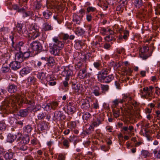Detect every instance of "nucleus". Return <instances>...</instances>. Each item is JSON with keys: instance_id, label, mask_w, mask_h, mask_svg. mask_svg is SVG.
<instances>
[{"instance_id": "nucleus-54", "label": "nucleus", "mask_w": 160, "mask_h": 160, "mask_svg": "<svg viewBox=\"0 0 160 160\" xmlns=\"http://www.w3.org/2000/svg\"><path fill=\"white\" fill-rule=\"evenodd\" d=\"M98 126V124L96 122L93 121L91 123L89 129H93L95 127H97Z\"/></svg>"}, {"instance_id": "nucleus-24", "label": "nucleus", "mask_w": 160, "mask_h": 160, "mask_svg": "<svg viewBox=\"0 0 160 160\" xmlns=\"http://www.w3.org/2000/svg\"><path fill=\"white\" fill-rule=\"evenodd\" d=\"M17 89V87L14 84H11L8 87V91L11 93H13L16 92Z\"/></svg>"}, {"instance_id": "nucleus-15", "label": "nucleus", "mask_w": 160, "mask_h": 160, "mask_svg": "<svg viewBox=\"0 0 160 160\" xmlns=\"http://www.w3.org/2000/svg\"><path fill=\"white\" fill-rule=\"evenodd\" d=\"M82 18L80 16H79L78 15L75 13H74L73 15V21L75 22L74 25H76V24L77 25H79L81 22L80 21Z\"/></svg>"}, {"instance_id": "nucleus-11", "label": "nucleus", "mask_w": 160, "mask_h": 160, "mask_svg": "<svg viewBox=\"0 0 160 160\" xmlns=\"http://www.w3.org/2000/svg\"><path fill=\"white\" fill-rule=\"evenodd\" d=\"M23 51H20L17 52L15 55V60L19 62H22L24 60V58L23 55Z\"/></svg>"}, {"instance_id": "nucleus-2", "label": "nucleus", "mask_w": 160, "mask_h": 160, "mask_svg": "<svg viewBox=\"0 0 160 160\" xmlns=\"http://www.w3.org/2000/svg\"><path fill=\"white\" fill-rule=\"evenodd\" d=\"M111 70L110 68H104L98 73L97 77L98 81L101 82L109 83L114 78L112 74L108 75Z\"/></svg>"}, {"instance_id": "nucleus-43", "label": "nucleus", "mask_w": 160, "mask_h": 160, "mask_svg": "<svg viewBox=\"0 0 160 160\" xmlns=\"http://www.w3.org/2000/svg\"><path fill=\"white\" fill-rule=\"evenodd\" d=\"M67 110L68 113L72 114L74 112L75 108L74 106H67Z\"/></svg>"}, {"instance_id": "nucleus-44", "label": "nucleus", "mask_w": 160, "mask_h": 160, "mask_svg": "<svg viewBox=\"0 0 160 160\" xmlns=\"http://www.w3.org/2000/svg\"><path fill=\"white\" fill-rule=\"evenodd\" d=\"M113 114L114 117L117 118L120 115V110L116 109L112 110Z\"/></svg>"}, {"instance_id": "nucleus-40", "label": "nucleus", "mask_w": 160, "mask_h": 160, "mask_svg": "<svg viewBox=\"0 0 160 160\" xmlns=\"http://www.w3.org/2000/svg\"><path fill=\"white\" fill-rule=\"evenodd\" d=\"M149 152L146 150H142L141 152V156L142 158H146L149 156Z\"/></svg>"}, {"instance_id": "nucleus-35", "label": "nucleus", "mask_w": 160, "mask_h": 160, "mask_svg": "<svg viewBox=\"0 0 160 160\" xmlns=\"http://www.w3.org/2000/svg\"><path fill=\"white\" fill-rule=\"evenodd\" d=\"M75 32L78 36H81L84 33L85 31L82 28L77 27L76 30Z\"/></svg>"}, {"instance_id": "nucleus-41", "label": "nucleus", "mask_w": 160, "mask_h": 160, "mask_svg": "<svg viewBox=\"0 0 160 160\" xmlns=\"http://www.w3.org/2000/svg\"><path fill=\"white\" fill-rule=\"evenodd\" d=\"M25 10L24 12H23V17L24 18H26L28 17H31L34 15V14L32 12L29 11L26 12H25Z\"/></svg>"}, {"instance_id": "nucleus-16", "label": "nucleus", "mask_w": 160, "mask_h": 160, "mask_svg": "<svg viewBox=\"0 0 160 160\" xmlns=\"http://www.w3.org/2000/svg\"><path fill=\"white\" fill-rule=\"evenodd\" d=\"M30 140L29 137L28 135H27L23 137L22 138L20 137L17 139V142L19 141L22 143H23L25 144L28 143Z\"/></svg>"}, {"instance_id": "nucleus-6", "label": "nucleus", "mask_w": 160, "mask_h": 160, "mask_svg": "<svg viewBox=\"0 0 160 160\" xmlns=\"http://www.w3.org/2000/svg\"><path fill=\"white\" fill-rule=\"evenodd\" d=\"M66 118V116L63 112L56 111L54 112L53 119L54 121H62Z\"/></svg>"}, {"instance_id": "nucleus-13", "label": "nucleus", "mask_w": 160, "mask_h": 160, "mask_svg": "<svg viewBox=\"0 0 160 160\" xmlns=\"http://www.w3.org/2000/svg\"><path fill=\"white\" fill-rule=\"evenodd\" d=\"M81 108L82 109L87 110L90 107V102L87 100L83 99L81 101Z\"/></svg>"}, {"instance_id": "nucleus-7", "label": "nucleus", "mask_w": 160, "mask_h": 160, "mask_svg": "<svg viewBox=\"0 0 160 160\" xmlns=\"http://www.w3.org/2000/svg\"><path fill=\"white\" fill-rule=\"evenodd\" d=\"M72 88L75 92L78 94L81 93L83 90L82 85L77 82L75 83L72 82Z\"/></svg>"}, {"instance_id": "nucleus-46", "label": "nucleus", "mask_w": 160, "mask_h": 160, "mask_svg": "<svg viewBox=\"0 0 160 160\" xmlns=\"http://www.w3.org/2000/svg\"><path fill=\"white\" fill-rule=\"evenodd\" d=\"M61 37L63 41L68 42L69 38V35L67 33H63Z\"/></svg>"}, {"instance_id": "nucleus-64", "label": "nucleus", "mask_w": 160, "mask_h": 160, "mask_svg": "<svg viewBox=\"0 0 160 160\" xmlns=\"http://www.w3.org/2000/svg\"><path fill=\"white\" fill-rule=\"evenodd\" d=\"M93 107L94 108L96 109L99 108V104L97 101H96L93 103Z\"/></svg>"}, {"instance_id": "nucleus-42", "label": "nucleus", "mask_w": 160, "mask_h": 160, "mask_svg": "<svg viewBox=\"0 0 160 160\" xmlns=\"http://www.w3.org/2000/svg\"><path fill=\"white\" fill-rule=\"evenodd\" d=\"M6 125L4 121H0V132L4 131L6 128Z\"/></svg>"}, {"instance_id": "nucleus-9", "label": "nucleus", "mask_w": 160, "mask_h": 160, "mask_svg": "<svg viewBox=\"0 0 160 160\" xmlns=\"http://www.w3.org/2000/svg\"><path fill=\"white\" fill-rule=\"evenodd\" d=\"M73 74V72L69 68L66 67L62 72V75L66 77L65 80H69L70 77Z\"/></svg>"}, {"instance_id": "nucleus-58", "label": "nucleus", "mask_w": 160, "mask_h": 160, "mask_svg": "<svg viewBox=\"0 0 160 160\" xmlns=\"http://www.w3.org/2000/svg\"><path fill=\"white\" fill-rule=\"evenodd\" d=\"M87 12H94L96 10V8L94 7H89L87 9Z\"/></svg>"}, {"instance_id": "nucleus-25", "label": "nucleus", "mask_w": 160, "mask_h": 160, "mask_svg": "<svg viewBox=\"0 0 160 160\" xmlns=\"http://www.w3.org/2000/svg\"><path fill=\"white\" fill-rule=\"evenodd\" d=\"M74 47L77 49H79L82 48L84 43L80 40H75Z\"/></svg>"}, {"instance_id": "nucleus-47", "label": "nucleus", "mask_w": 160, "mask_h": 160, "mask_svg": "<svg viewBox=\"0 0 160 160\" xmlns=\"http://www.w3.org/2000/svg\"><path fill=\"white\" fill-rule=\"evenodd\" d=\"M154 157L158 159L160 158V150L157 151L156 149H154L153 151Z\"/></svg>"}, {"instance_id": "nucleus-22", "label": "nucleus", "mask_w": 160, "mask_h": 160, "mask_svg": "<svg viewBox=\"0 0 160 160\" xmlns=\"http://www.w3.org/2000/svg\"><path fill=\"white\" fill-rule=\"evenodd\" d=\"M114 32L113 31H111L110 34L109 35L106 36L105 38V39L106 41L108 42L112 40H115V39L114 38L115 35L114 34Z\"/></svg>"}, {"instance_id": "nucleus-34", "label": "nucleus", "mask_w": 160, "mask_h": 160, "mask_svg": "<svg viewBox=\"0 0 160 160\" xmlns=\"http://www.w3.org/2000/svg\"><path fill=\"white\" fill-rule=\"evenodd\" d=\"M36 81V78L33 76L29 77L27 78V82L28 84L33 85Z\"/></svg>"}, {"instance_id": "nucleus-19", "label": "nucleus", "mask_w": 160, "mask_h": 160, "mask_svg": "<svg viewBox=\"0 0 160 160\" xmlns=\"http://www.w3.org/2000/svg\"><path fill=\"white\" fill-rule=\"evenodd\" d=\"M17 138L16 135L9 133L7 136V141L9 143H12Z\"/></svg>"}, {"instance_id": "nucleus-12", "label": "nucleus", "mask_w": 160, "mask_h": 160, "mask_svg": "<svg viewBox=\"0 0 160 160\" xmlns=\"http://www.w3.org/2000/svg\"><path fill=\"white\" fill-rule=\"evenodd\" d=\"M32 70L31 67H25L20 71V74L22 76L26 75L29 73Z\"/></svg>"}, {"instance_id": "nucleus-20", "label": "nucleus", "mask_w": 160, "mask_h": 160, "mask_svg": "<svg viewBox=\"0 0 160 160\" xmlns=\"http://www.w3.org/2000/svg\"><path fill=\"white\" fill-rule=\"evenodd\" d=\"M23 129L24 133L25 135H28L30 133L32 128L30 125H28L24 127Z\"/></svg>"}, {"instance_id": "nucleus-37", "label": "nucleus", "mask_w": 160, "mask_h": 160, "mask_svg": "<svg viewBox=\"0 0 160 160\" xmlns=\"http://www.w3.org/2000/svg\"><path fill=\"white\" fill-rule=\"evenodd\" d=\"M52 28L48 23H45L43 25V29L45 31H48L52 29Z\"/></svg>"}, {"instance_id": "nucleus-26", "label": "nucleus", "mask_w": 160, "mask_h": 160, "mask_svg": "<svg viewBox=\"0 0 160 160\" xmlns=\"http://www.w3.org/2000/svg\"><path fill=\"white\" fill-rule=\"evenodd\" d=\"M1 71L3 73H6L10 72L11 70L10 67L3 64L1 69Z\"/></svg>"}, {"instance_id": "nucleus-61", "label": "nucleus", "mask_w": 160, "mask_h": 160, "mask_svg": "<svg viewBox=\"0 0 160 160\" xmlns=\"http://www.w3.org/2000/svg\"><path fill=\"white\" fill-rule=\"evenodd\" d=\"M95 38L96 41L98 42H101L102 41V38L100 36H96L95 37Z\"/></svg>"}, {"instance_id": "nucleus-51", "label": "nucleus", "mask_w": 160, "mask_h": 160, "mask_svg": "<svg viewBox=\"0 0 160 160\" xmlns=\"http://www.w3.org/2000/svg\"><path fill=\"white\" fill-rule=\"evenodd\" d=\"M45 117V115L44 113L42 112H40L38 115V119L43 120Z\"/></svg>"}, {"instance_id": "nucleus-57", "label": "nucleus", "mask_w": 160, "mask_h": 160, "mask_svg": "<svg viewBox=\"0 0 160 160\" xmlns=\"http://www.w3.org/2000/svg\"><path fill=\"white\" fill-rule=\"evenodd\" d=\"M56 80H50L48 82V84L50 86H54L56 84Z\"/></svg>"}, {"instance_id": "nucleus-33", "label": "nucleus", "mask_w": 160, "mask_h": 160, "mask_svg": "<svg viewBox=\"0 0 160 160\" xmlns=\"http://www.w3.org/2000/svg\"><path fill=\"white\" fill-rule=\"evenodd\" d=\"M34 33H32L31 32H30L29 33L30 34L29 35V36L30 37H31V38L32 39H34L37 37H38L40 35V33L39 32V31H35Z\"/></svg>"}, {"instance_id": "nucleus-52", "label": "nucleus", "mask_w": 160, "mask_h": 160, "mask_svg": "<svg viewBox=\"0 0 160 160\" xmlns=\"http://www.w3.org/2000/svg\"><path fill=\"white\" fill-rule=\"evenodd\" d=\"M101 149L105 152L108 151L110 148L109 146H106L105 145H101L100 146Z\"/></svg>"}, {"instance_id": "nucleus-62", "label": "nucleus", "mask_w": 160, "mask_h": 160, "mask_svg": "<svg viewBox=\"0 0 160 160\" xmlns=\"http://www.w3.org/2000/svg\"><path fill=\"white\" fill-rule=\"evenodd\" d=\"M48 61L50 64H53L55 63V60L52 57H50Z\"/></svg>"}, {"instance_id": "nucleus-31", "label": "nucleus", "mask_w": 160, "mask_h": 160, "mask_svg": "<svg viewBox=\"0 0 160 160\" xmlns=\"http://www.w3.org/2000/svg\"><path fill=\"white\" fill-rule=\"evenodd\" d=\"M13 153L8 151L5 153L4 157L6 160H10L13 158Z\"/></svg>"}, {"instance_id": "nucleus-63", "label": "nucleus", "mask_w": 160, "mask_h": 160, "mask_svg": "<svg viewBox=\"0 0 160 160\" xmlns=\"http://www.w3.org/2000/svg\"><path fill=\"white\" fill-rule=\"evenodd\" d=\"M134 114L136 118H140L141 117L140 115V114L139 110H137L134 112Z\"/></svg>"}, {"instance_id": "nucleus-48", "label": "nucleus", "mask_w": 160, "mask_h": 160, "mask_svg": "<svg viewBox=\"0 0 160 160\" xmlns=\"http://www.w3.org/2000/svg\"><path fill=\"white\" fill-rule=\"evenodd\" d=\"M101 88L102 90V93H105V92L107 91L109 89V86L108 85H101Z\"/></svg>"}, {"instance_id": "nucleus-60", "label": "nucleus", "mask_w": 160, "mask_h": 160, "mask_svg": "<svg viewBox=\"0 0 160 160\" xmlns=\"http://www.w3.org/2000/svg\"><path fill=\"white\" fill-rule=\"evenodd\" d=\"M70 141L71 142H73L74 141L73 143L74 145H76L77 142V138L75 136H74V137H73L72 138H71Z\"/></svg>"}, {"instance_id": "nucleus-53", "label": "nucleus", "mask_w": 160, "mask_h": 160, "mask_svg": "<svg viewBox=\"0 0 160 160\" xmlns=\"http://www.w3.org/2000/svg\"><path fill=\"white\" fill-rule=\"evenodd\" d=\"M43 108L47 111H48L52 109L50 103L43 105Z\"/></svg>"}, {"instance_id": "nucleus-36", "label": "nucleus", "mask_w": 160, "mask_h": 160, "mask_svg": "<svg viewBox=\"0 0 160 160\" xmlns=\"http://www.w3.org/2000/svg\"><path fill=\"white\" fill-rule=\"evenodd\" d=\"M22 24L20 23H17L16 26V30L20 35H22L23 33L22 31Z\"/></svg>"}, {"instance_id": "nucleus-32", "label": "nucleus", "mask_w": 160, "mask_h": 160, "mask_svg": "<svg viewBox=\"0 0 160 160\" xmlns=\"http://www.w3.org/2000/svg\"><path fill=\"white\" fill-rule=\"evenodd\" d=\"M59 15L56 14L54 16L53 18L58 23L60 24L62 21V17Z\"/></svg>"}, {"instance_id": "nucleus-55", "label": "nucleus", "mask_w": 160, "mask_h": 160, "mask_svg": "<svg viewBox=\"0 0 160 160\" xmlns=\"http://www.w3.org/2000/svg\"><path fill=\"white\" fill-rule=\"evenodd\" d=\"M77 13L80 14L79 16L82 18L85 15V11L84 9H81L78 12H77Z\"/></svg>"}, {"instance_id": "nucleus-56", "label": "nucleus", "mask_w": 160, "mask_h": 160, "mask_svg": "<svg viewBox=\"0 0 160 160\" xmlns=\"http://www.w3.org/2000/svg\"><path fill=\"white\" fill-rule=\"evenodd\" d=\"M92 46L94 48H98V47H101V44L98 42L97 41H96L95 42L93 41L92 42Z\"/></svg>"}, {"instance_id": "nucleus-14", "label": "nucleus", "mask_w": 160, "mask_h": 160, "mask_svg": "<svg viewBox=\"0 0 160 160\" xmlns=\"http://www.w3.org/2000/svg\"><path fill=\"white\" fill-rule=\"evenodd\" d=\"M126 101L127 100L128 101V105L130 106L132 108V106L135 107L137 106L138 104L137 102L134 100H133L131 97H128L126 98Z\"/></svg>"}, {"instance_id": "nucleus-28", "label": "nucleus", "mask_w": 160, "mask_h": 160, "mask_svg": "<svg viewBox=\"0 0 160 160\" xmlns=\"http://www.w3.org/2000/svg\"><path fill=\"white\" fill-rule=\"evenodd\" d=\"M46 73L44 72H40L38 73L37 77L38 78L41 80H43L46 78L47 76Z\"/></svg>"}, {"instance_id": "nucleus-23", "label": "nucleus", "mask_w": 160, "mask_h": 160, "mask_svg": "<svg viewBox=\"0 0 160 160\" xmlns=\"http://www.w3.org/2000/svg\"><path fill=\"white\" fill-rule=\"evenodd\" d=\"M24 42L23 41H20L17 44V47L18 48L20 51H24L25 49L26 48L24 47Z\"/></svg>"}, {"instance_id": "nucleus-27", "label": "nucleus", "mask_w": 160, "mask_h": 160, "mask_svg": "<svg viewBox=\"0 0 160 160\" xmlns=\"http://www.w3.org/2000/svg\"><path fill=\"white\" fill-rule=\"evenodd\" d=\"M82 117L84 122H86L90 120L91 118V115L89 112H86L83 114Z\"/></svg>"}, {"instance_id": "nucleus-39", "label": "nucleus", "mask_w": 160, "mask_h": 160, "mask_svg": "<svg viewBox=\"0 0 160 160\" xmlns=\"http://www.w3.org/2000/svg\"><path fill=\"white\" fill-rule=\"evenodd\" d=\"M12 8L14 10H17L18 12H24L25 9L23 8H20L19 7L17 4H14L12 5Z\"/></svg>"}, {"instance_id": "nucleus-1", "label": "nucleus", "mask_w": 160, "mask_h": 160, "mask_svg": "<svg viewBox=\"0 0 160 160\" xmlns=\"http://www.w3.org/2000/svg\"><path fill=\"white\" fill-rule=\"evenodd\" d=\"M9 105H11L14 112L18 110V107L17 106V104L20 106L23 103H26L29 105L26 108L21 109L19 111V115L22 117H26L28 114L29 111L36 112L39 110V108L36 110V107H34L35 102L33 100H29L26 99L24 100L22 97L19 94L17 96L11 95L9 97Z\"/></svg>"}, {"instance_id": "nucleus-49", "label": "nucleus", "mask_w": 160, "mask_h": 160, "mask_svg": "<svg viewBox=\"0 0 160 160\" xmlns=\"http://www.w3.org/2000/svg\"><path fill=\"white\" fill-rule=\"evenodd\" d=\"M52 109L55 110L58 105V103L57 102H53L50 103Z\"/></svg>"}, {"instance_id": "nucleus-4", "label": "nucleus", "mask_w": 160, "mask_h": 160, "mask_svg": "<svg viewBox=\"0 0 160 160\" xmlns=\"http://www.w3.org/2000/svg\"><path fill=\"white\" fill-rule=\"evenodd\" d=\"M29 48L32 51L38 54L42 51V47L41 44L38 41H33L30 44Z\"/></svg>"}, {"instance_id": "nucleus-45", "label": "nucleus", "mask_w": 160, "mask_h": 160, "mask_svg": "<svg viewBox=\"0 0 160 160\" xmlns=\"http://www.w3.org/2000/svg\"><path fill=\"white\" fill-rule=\"evenodd\" d=\"M93 64L94 67L98 70L100 69L102 67L100 61L94 62Z\"/></svg>"}, {"instance_id": "nucleus-17", "label": "nucleus", "mask_w": 160, "mask_h": 160, "mask_svg": "<svg viewBox=\"0 0 160 160\" xmlns=\"http://www.w3.org/2000/svg\"><path fill=\"white\" fill-rule=\"evenodd\" d=\"M128 96L125 95L123 97V99H115L113 101V105H114L115 107H116L118 106L119 103H122L123 102H126V98Z\"/></svg>"}, {"instance_id": "nucleus-18", "label": "nucleus", "mask_w": 160, "mask_h": 160, "mask_svg": "<svg viewBox=\"0 0 160 160\" xmlns=\"http://www.w3.org/2000/svg\"><path fill=\"white\" fill-rule=\"evenodd\" d=\"M92 89L93 93L96 96H99L101 93L100 91V88L97 86H93L92 88Z\"/></svg>"}, {"instance_id": "nucleus-8", "label": "nucleus", "mask_w": 160, "mask_h": 160, "mask_svg": "<svg viewBox=\"0 0 160 160\" xmlns=\"http://www.w3.org/2000/svg\"><path fill=\"white\" fill-rule=\"evenodd\" d=\"M149 50V48L148 46H144L142 48H141L140 51L141 52V57L143 59L145 60L147 59L149 56L152 55V51L151 54L148 56V55L145 54L144 53L147 52Z\"/></svg>"}, {"instance_id": "nucleus-5", "label": "nucleus", "mask_w": 160, "mask_h": 160, "mask_svg": "<svg viewBox=\"0 0 160 160\" xmlns=\"http://www.w3.org/2000/svg\"><path fill=\"white\" fill-rule=\"evenodd\" d=\"M37 127L39 131L45 132L49 128V124L45 121H41L38 124Z\"/></svg>"}, {"instance_id": "nucleus-21", "label": "nucleus", "mask_w": 160, "mask_h": 160, "mask_svg": "<svg viewBox=\"0 0 160 160\" xmlns=\"http://www.w3.org/2000/svg\"><path fill=\"white\" fill-rule=\"evenodd\" d=\"M17 143V148L19 150L25 151L27 149V147L23 143H22L19 141Z\"/></svg>"}, {"instance_id": "nucleus-50", "label": "nucleus", "mask_w": 160, "mask_h": 160, "mask_svg": "<svg viewBox=\"0 0 160 160\" xmlns=\"http://www.w3.org/2000/svg\"><path fill=\"white\" fill-rule=\"evenodd\" d=\"M30 51H27L26 52H23V55L24 59H25L26 58H28L30 56Z\"/></svg>"}, {"instance_id": "nucleus-59", "label": "nucleus", "mask_w": 160, "mask_h": 160, "mask_svg": "<svg viewBox=\"0 0 160 160\" xmlns=\"http://www.w3.org/2000/svg\"><path fill=\"white\" fill-rule=\"evenodd\" d=\"M63 144L67 148H68L69 146L68 142L67 140H64L63 141Z\"/></svg>"}, {"instance_id": "nucleus-38", "label": "nucleus", "mask_w": 160, "mask_h": 160, "mask_svg": "<svg viewBox=\"0 0 160 160\" xmlns=\"http://www.w3.org/2000/svg\"><path fill=\"white\" fill-rule=\"evenodd\" d=\"M86 69L85 68L81 69L79 71L78 74V76L79 78L82 79L84 78V76H85V73Z\"/></svg>"}, {"instance_id": "nucleus-10", "label": "nucleus", "mask_w": 160, "mask_h": 160, "mask_svg": "<svg viewBox=\"0 0 160 160\" xmlns=\"http://www.w3.org/2000/svg\"><path fill=\"white\" fill-rule=\"evenodd\" d=\"M9 67L13 70H17L21 67V64L18 61H14L11 62L9 64Z\"/></svg>"}, {"instance_id": "nucleus-3", "label": "nucleus", "mask_w": 160, "mask_h": 160, "mask_svg": "<svg viewBox=\"0 0 160 160\" xmlns=\"http://www.w3.org/2000/svg\"><path fill=\"white\" fill-rule=\"evenodd\" d=\"M54 43L52 46H50V51L52 54L55 56L58 55L60 50L64 47L63 42L58 40L57 37L52 38Z\"/></svg>"}, {"instance_id": "nucleus-29", "label": "nucleus", "mask_w": 160, "mask_h": 160, "mask_svg": "<svg viewBox=\"0 0 160 160\" xmlns=\"http://www.w3.org/2000/svg\"><path fill=\"white\" fill-rule=\"evenodd\" d=\"M43 15L44 17L46 19H48L50 17L52 14V13L48 10H47L43 12Z\"/></svg>"}, {"instance_id": "nucleus-30", "label": "nucleus", "mask_w": 160, "mask_h": 160, "mask_svg": "<svg viewBox=\"0 0 160 160\" xmlns=\"http://www.w3.org/2000/svg\"><path fill=\"white\" fill-rule=\"evenodd\" d=\"M129 35V32L127 31H124L123 35H119L118 38L120 40H122L123 39L126 40L128 39Z\"/></svg>"}]
</instances>
